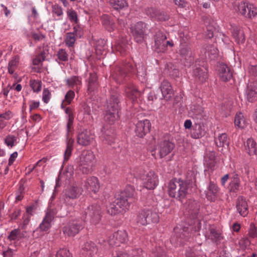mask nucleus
Here are the masks:
<instances>
[{"label":"nucleus","mask_w":257,"mask_h":257,"mask_svg":"<svg viewBox=\"0 0 257 257\" xmlns=\"http://www.w3.org/2000/svg\"><path fill=\"white\" fill-rule=\"evenodd\" d=\"M134 195V188L131 186L127 187L123 191L120 192L115 201L107 207L108 213L111 215H115L126 211L130 206V202L128 199L133 197Z\"/></svg>","instance_id":"obj_1"},{"label":"nucleus","mask_w":257,"mask_h":257,"mask_svg":"<svg viewBox=\"0 0 257 257\" xmlns=\"http://www.w3.org/2000/svg\"><path fill=\"white\" fill-rule=\"evenodd\" d=\"M188 185L183 180L173 179L168 185V194L179 200L184 199L188 192Z\"/></svg>","instance_id":"obj_2"},{"label":"nucleus","mask_w":257,"mask_h":257,"mask_svg":"<svg viewBox=\"0 0 257 257\" xmlns=\"http://www.w3.org/2000/svg\"><path fill=\"white\" fill-rule=\"evenodd\" d=\"M95 156L90 151H84L80 156L76 158V161L79 168L83 173L87 174L92 171L94 165Z\"/></svg>","instance_id":"obj_3"},{"label":"nucleus","mask_w":257,"mask_h":257,"mask_svg":"<svg viewBox=\"0 0 257 257\" xmlns=\"http://www.w3.org/2000/svg\"><path fill=\"white\" fill-rule=\"evenodd\" d=\"M119 109L117 98L114 96L111 97L107 105V109L104 116L105 120L110 124L113 123L119 117Z\"/></svg>","instance_id":"obj_4"},{"label":"nucleus","mask_w":257,"mask_h":257,"mask_svg":"<svg viewBox=\"0 0 257 257\" xmlns=\"http://www.w3.org/2000/svg\"><path fill=\"white\" fill-rule=\"evenodd\" d=\"M166 36L161 32H158L155 38V44L153 46L154 50L157 53H164L167 50V46L172 47L174 43L172 41H167Z\"/></svg>","instance_id":"obj_5"},{"label":"nucleus","mask_w":257,"mask_h":257,"mask_svg":"<svg viewBox=\"0 0 257 257\" xmlns=\"http://www.w3.org/2000/svg\"><path fill=\"white\" fill-rule=\"evenodd\" d=\"M84 215L89 219V221L97 224L101 218V209L99 206L94 204L87 207L84 210Z\"/></svg>","instance_id":"obj_6"},{"label":"nucleus","mask_w":257,"mask_h":257,"mask_svg":"<svg viewBox=\"0 0 257 257\" xmlns=\"http://www.w3.org/2000/svg\"><path fill=\"white\" fill-rule=\"evenodd\" d=\"M235 10L241 15L248 18H253L257 14V9L253 5L245 2L239 3Z\"/></svg>","instance_id":"obj_7"},{"label":"nucleus","mask_w":257,"mask_h":257,"mask_svg":"<svg viewBox=\"0 0 257 257\" xmlns=\"http://www.w3.org/2000/svg\"><path fill=\"white\" fill-rule=\"evenodd\" d=\"M84 227V221L81 219L73 220L63 228V233L69 236H74Z\"/></svg>","instance_id":"obj_8"},{"label":"nucleus","mask_w":257,"mask_h":257,"mask_svg":"<svg viewBox=\"0 0 257 257\" xmlns=\"http://www.w3.org/2000/svg\"><path fill=\"white\" fill-rule=\"evenodd\" d=\"M152 217V219H148L146 210H143L136 214L135 220L139 226L146 225L151 223H157L159 221V218L158 214H154Z\"/></svg>","instance_id":"obj_9"},{"label":"nucleus","mask_w":257,"mask_h":257,"mask_svg":"<svg viewBox=\"0 0 257 257\" xmlns=\"http://www.w3.org/2000/svg\"><path fill=\"white\" fill-rule=\"evenodd\" d=\"M142 182L144 187L152 190L158 185L159 179L157 175L153 171H150L142 178Z\"/></svg>","instance_id":"obj_10"},{"label":"nucleus","mask_w":257,"mask_h":257,"mask_svg":"<svg viewBox=\"0 0 257 257\" xmlns=\"http://www.w3.org/2000/svg\"><path fill=\"white\" fill-rule=\"evenodd\" d=\"M83 189L88 193H96L99 191L100 184L98 179L95 177H90L83 183Z\"/></svg>","instance_id":"obj_11"},{"label":"nucleus","mask_w":257,"mask_h":257,"mask_svg":"<svg viewBox=\"0 0 257 257\" xmlns=\"http://www.w3.org/2000/svg\"><path fill=\"white\" fill-rule=\"evenodd\" d=\"M55 216V212L48 209L38 229L42 231H48L52 226Z\"/></svg>","instance_id":"obj_12"},{"label":"nucleus","mask_w":257,"mask_h":257,"mask_svg":"<svg viewBox=\"0 0 257 257\" xmlns=\"http://www.w3.org/2000/svg\"><path fill=\"white\" fill-rule=\"evenodd\" d=\"M174 148L173 143L169 141L165 140L159 144L156 151L160 158H163L171 153Z\"/></svg>","instance_id":"obj_13"},{"label":"nucleus","mask_w":257,"mask_h":257,"mask_svg":"<svg viewBox=\"0 0 257 257\" xmlns=\"http://www.w3.org/2000/svg\"><path fill=\"white\" fill-rule=\"evenodd\" d=\"M150 127L151 123L149 120L145 119L139 121L136 125V134L138 137L142 138L150 131Z\"/></svg>","instance_id":"obj_14"},{"label":"nucleus","mask_w":257,"mask_h":257,"mask_svg":"<svg viewBox=\"0 0 257 257\" xmlns=\"http://www.w3.org/2000/svg\"><path fill=\"white\" fill-rule=\"evenodd\" d=\"M145 25L142 22H139L131 28L132 32L135 40L141 42L144 39Z\"/></svg>","instance_id":"obj_15"},{"label":"nucleus","mask_w":257,"mask_h":257,"mask_svg":"<svg viewBox=\"0 0 257 257\" xmlns=\"http://www.w3.org/2000/svg\"><path fill=\"white\" fill-rule=\"evenodd\" d=\"M127 240V233L124 230H118L114 233L113 238L109 240L111 245H118V243H124Z\"/></svg>","instance_id":"obj_16"},{"label":"nucleus","mask_w":257,"mask_h":257,"mask_svg":"<svg viewBox=\"0 0 257 257\" xmlns=\"http://www.w3.org/2000/svg\"><path fill=\"white\" fill-rule=\"evenodd\" d=\"M82 249L90 257H99L98 248L92 241L86 242L83 245Z\"/></svg>","instance_id":"obj_17"},{"label":"nucleus","mask_w":257,"mask_h":257,"mask_svg":"<svg viewBox=\"0 0 257 257\" xmlns=\"http://www.w3.org/2000/svg\"><path fill=\"white\" fill-rule=\"evenodd\" d=\"M246 98L248 101L252 102L257 98V80L250 82L246 90Z\"/></svg>","instance_id":"obj_18"},{"label":"nucleus","mask_w":257,"mask_h":257,"mask_svg":"<svg viewBox=\"0 0 257 257\" xmlns=\"http://www.w3.org/2000/svg\"><path fill=\"white\" fill-rule=\"evenodd\" d=\"M218 71L220 78L223 81H227L232 78L231 69L224 64L219 65Z\"/></svg>","instance_id":"obj_19"},{"label":"nucleus","mask_w":257,"mask_h":257,"mask_svg":"<svg viewBox=\"0 0 257 257\" xmlns=\"http://www.w3.org/2000/svg\"><path fill=\"white\" fill-rule=\"evenodd\" d=\"M163 98L168 100H169L173 94V89L171 84L167 80L162 82L160 87Z\"/></svg>","instance_id":"obj_20"},{"label":"nucleus","mask_w":257,"mask_h":257,"mask_svg":"<svg viewBox=\"0 0 257 257\" xmlns=\"http://www.w3.org/2000/svg\"><path fill=\"white\" fill-rule=\"evenodd\" d=\"M125 92L127 97L133 103H135L138 98L140 96V92L138 90L136 87L132 83L127 85L125 88Z\"/></svg>","instance_id":"obj_21"},{"label":"nucleus","mask_w":257,"mask_h":257,"mask_svg":"<svg viewBox=\"0 0 257 257\" xmlns=\"http://www.w3.org/2000/svg\"><path fill=\"white\" fill-rule=\"evenodd\" d=\"M230 31L232 37L238 44L243 43L245 41L243 31L235 25H231Z\"/></svg>","instance_id":"obj_22"},{"label":"nucleus","mask_w":257,"mask_h":257,"mask_svg":"<svg viewBox=\"0 0 257 257\" xmlns=\"http://www.w3.org/2000/svg\"><path fill=\"white\" fill-rule=\"evenodd\" d=\"M219 188L213 182H210L205 191L206 197L208 200L214 201L217 197Z\"/></svg>","instance_id":"obj_23"},{"label":"nucleus","mask_w":257,"mask_h":257,"mask_svg":"<svg viewBox=\"0 0 257 257\" xmlns=\"http://www.w3.org/2000/svg\"><path fill=\"white\" fill-rule=\"evenodd\" d=\"M244 151L249 156L255 155L257 152L256 142L251 138L248 139L244 144Z\"/></svg>","instance_id":"obj_24"},{"label":"nucleus","mask_w":257,"mask_h":257,"mask_svg":"<svg viewBox=\"0 0 257 257\" xmlns=\"http://www.w3.org/2000/svg\"><path fill=\"white\" fill-rule=\"evenodd\" d=\"M83 189L77 188L73 185L65 190L64 193L67 197L75 199L78 197L82 193Z\"/></svg>","instance_id":"obj_25"},{"label":"nucleus","mask_w":257,"mask_h":257,"mask_svg":"<svg viewBox=\"0 0 257 257\" xmlns=\"http://www.w3.org/2000/svg\"><path fill=\"white\" fill-rule=\"evenodd\" d=\"M236 208L239 213L242 216H245L248 213L247 204L246 200L242 197L238 198Z\"/></svg>","instance_id":"obj_26"},{"label":"nucleus","mask_w":257,"mask_h":257,"mask_svg":"<svg viewBox=\"0 0 257 257\" xmlns=\"http://www.w3.org/2000/svg\"><path fill=\"white\" fill-rule=\"evenodd\" d=\"M93 138L90 134L87 132H83L78 135L77 143L82 146H86L90 144Z\"/></svg>","instance_id":"obj_27"},{"label":"nucleus","mask_w":257,"mask_h":257,"mask_svg":"<svg viewBox=\"0 0 257 257\" xmlns=\"http://www.w3.org/2000/svg\"><path fill=\"white\" fill-rule=\"evenodd\" d=\"M127 43V41L126 39L121 38L114 42L113 49L122 55L126 51Z\"/></svg>","instance_id":"obj_28"},{"label":"nucleus","mask_w":257,"mask_h":257,"mask_svg":"<svg viewBox=\"0 0 257 257\" xmlns=\"http://www.w3.org/2000/svg\"><path fill=\"white\" fill-rule=\"evenodd\" d=\"M204 51L205 57H208L211 59H215L218 56V50L215 45L206 46Z\"/></svg>","instance_id":"obj_29"},{"label":"nucleus","mask_w":257,"mask_h":257,"mask_svg":"<svg viewBox=\"0 0 257 257\" xmlns=\"http://www.w3.org/2000/svg\"><path fill=\"white\" fill-rule=\"evenodd\" d=\"M234 124L235 127L239 128H243L246 126L247 122L241 112H238L236 113L234 117Z\"/></svg>","instance_id":"obj_30"},{"label":"nucleus","mask_w":257,"mask_h":257,"mask_svg":"<svg viewBox=\"0 0 257 257\" xmlns=\"http://www.w3.org/2000/svg\"><path fill=\"white\" fill-rule=\"evenodd\" d=\"M192 73L194 77L202 82L204 81L207 78L206 72L202 68L196 67L193 69Z\"/></svg>","instance_id":"obj_31"},{"label":"nucleus","mask_w":257,"mask_h":257,"mask_svg":"<svg viewBox=\"0 0 257 257\" xmlns=\"http://www.w3.org/2000/svg\"><path fill=\"white\" fill-rule=\"evenodd\" d=\"M216 157L214 152H209L206 153L205 162L206 165L211 169H213L216 164Z\"/></svg>","instance_id":"obj_32"},{"label":"nucleus","mask_w":257,"mask_h":257,"mask_svg":"<svg viewBox=\"0 0 257 257\" xmlns=\"http://www.w3.org/2000/svg\"><path fill=\"white\" fill-rule=\"evenodd\" d=\"M109 4L115 10H120L127 7L125 0H108Z\"/></svg>","instance_id":"obj_33"},{"label":"nucleus","mask_w":257,"mask_h":257,"mask_svg":"<svg viewBox=\"0 0 257 257\" xmlns=\"http://www.w3.org/2000/svg\"><path fill=\"white\" fill-rule=\"evenodd\" d=\"M19 64V58L18 56L13 57L8 64V69L9 73L11 74H14L18 68Z\"/></svg>","instance_id":"obj_34"},{"label":"nucleus","mask_w":257,"mask_h":257,"mask_svg":"<svg viewBox=\"0 0 257 257\" xmlns=\"http://www.w3.org/2000/svg\"><path fill=\"white\" fill-rule=\"evenodd\" d=\"M215 143L218 147H223L225 146H228V140L226 134H220L215 139Z\"/></svg>","instance_id":"obj_35"},{"label":"nucleus","mask_w":257,"mask_h":257,"mask_svg":"<svg viewBox=\"0 0 257 257\" xmlns=\"http://www.w3.org/2000/svg\"><path fill=\"white\" fill-rule=\"evenodd\" d=\"M204 133L203 127L200 124H195L194 125L193 132L191 134V136L194 139L201 138Z\"/></svg>","instance_id":"obj_36"},{"label":"nucleus","mask_w":257,"mask_h":257,"mask_svg":"<svg viewBox=\"0 0 257 257\" xmlns=\"http://www.w3.org/2000/svg\"><path fill=\"white\" fill-rule=\"evenodd\" d=\"M74 31L73 32L68 33L66 34V35L65 42L66 45L68 47L73 46L76 41L75 33L76 32L75 30V28H74Z\"/></svg>","instance_id":"obj_37"},{"label":"nucleus","mask_w":257,"mask_h":257,"mask_svg":"<svg viewBox=\"0 0 257 257\" xmlns=\"http://www.w3.org/2000/svg\"><path fill=\"white\" fill-rule=\"evenodd\" d=\"M179 53L182 57L185 59L187 57L190 56L191 54L190 48L188 44L182 43H181Z\"/></svg>","instance_id":"obj_38"},{"label":"nucleus","mask_w":257,"mask_h":257,"mask_svg":"<svg viewBox=\"0 0 257 257\" xmlns=\"http://www.w3.org/2000/svg\"><path fill=\"white\" fill-rule=\"evenodd\" d=\"M240 185V180L237 175H234L231 178V181L229 183V189L230 191L235 192L238 190Z\"/></svg>","instance_id":"obj_39"},{"label":"nucleus","mask_w":257,"mask_h":257,"mask_svg":"<svg viewBox=\"0 0 257 257\" xmlns=\"http://www.w3.org/2000/svg\"><path fill=\"white\" fill-rule=\"evenodd\" d=\"M74 143V140L72 139H68L67 142L66 149L65 151L64 155V161H67L69 159V157L71 155L72 151L73 150V145Z\"/></svg>","instance_id":"obj_40"},{"label":"nucleus","mask_w":257,"mask_h":257,"mask_svg":"<svg viewBox=\"0 0 257 257\" xmlns=\"http://www.w3.org/2000/svg\"><path fill=\"white\" fill-rule=\"evenodd\" d=\"M75 96V93L72 90H69L65 96L64 99L61 104V107L64 108L65 106L71 103Z\"/></svg>","instance_id":"obj_41"},{"label":"nucleus","mask_w":257,"mask_h":257,"mask_svg":"<svg viewBox=\"0 0 257 257\" xmlns=\"http://www.w3.org/2000/svg\"><path fill=\"white\" fill-rule=\"evenodd\" d=\"M65 81L67 84L71 87H73L75 86H78L81 84V78L75 76L67 78L65 80Z\"/></svg>","instance_id":"obj_42"},{"label":"nucleus","mask_w":257,"mask_h":257,"mask_svg":"<svg viewBox=\"0 0 257 257\" xmlns=\"http://www.w3.org/2000/svg\"><path fill=\"white\" fill-rule=\"evenodd\" d=\"M96 75L94 73H91L90 74L89 78L88 80V91L89 92L92 91L96 86Z\"/></svg>","instance_id":"obj_43"},{"label":"nucleus","mask_w":257,"mask_h":257,"mask_svg":"<svg viewBox=\"0 0 257 257\" xmlns=\"http://www.w3.org/2000/svg\"><path fill=\"white\" fill-rule=\"evenodd\" d=\"M29 84L34 92L38 93L41 91L42 88V82L41 81L31 79L30 81Z\"/></svg>","instance_id":"obj_44"},{"label":"nucleus","mask_w":257,"mask_h":257,"mask_svg":"<svg viewBox=\"0 0 257 257\" xmlns=\"http://www.w3.org/2000/svg\"><path fill=\"white\" fill-rule=\"evenodd\" d=\"M5 143L7 146L12 148L18 144V138L14 135H8L5 139Z\"/></svg>","instance_id":"obj_45"},{"label":"nucleus","mask_w":257,"mask_h":257,"mask_svg":"<svg viewBox=\"0 0 257 257\" xmlns=\"http://www.w3.org/2000/svg\"><path fill=\"white\" fill-rule=\"evenodd\" d=\"M67 15L69 21L72 23L77 24L78 22V16L76 12L70 9L67 11Z\"/></svg>","instance_id":"obj_46"},{"label":"nucleus","mask_w":257,"mask_h":257,"mask_svg":"<svg viewBox=\"0 0 257 257\" xmlns=\"http://www.w3.org/2000/svg\"><path fill=\"white\" fill-rule=\"evenodd\" d=\"M137 76L142 82H144L146 81V72L145 68L143 66H139L137 68Z\"/></svg>","instance_id":"obj_47"},{"label":"nucleus","mask_w":257,"mask_h":257,"mask_svg":"<svg viewBox=\"0 0 257 257\" xmlns=\"http://www.w3.org/2000/svg\"><path fill=\"white\" fill-rule=\"evenodd\" d=\"M105 130V128L103 127V130H102V135L101 136V137L104 140H105L106 142L110 145L111 144V143L113 142L114 140V137L113 136L110 135V131H104Z\"/></svg>","instance_id":"obj_48"},{"label":"nucleus","mask_w":257,"mask_h":257,"mask_svg":"<svg viewBox=\"0 0 257 257\" xmlns=\"http://www.w3.org/2000/svg\"><path fill=\"white\" fill-rule=\"evenodd\" d=\"M209 237L213 241L220 240L222 238L220 232L212 227L210 229V235Z\"/></svg>","instance_id":"obj_49"},{"label":"nucleus","mask_w":257,"mask_h":257,"mask_svg":"<svg viewBox=\"0 0 257 257\" xmlns=\"http://www.w3.org/2000/svg\"><path fill=\"white\" fill-rule=\"evenodd\" d=\"M57 57L60 61H67L68 59V55L67 52L63 49L59 50L57 53Z\"/></svg>","instance_id":"obj_50"},{"label":"nucleus","mask_w":257,"mask_h":257,"mask_svg":"<svg viewBox=\"0 0 257 257\" xmlns=\"http://www.w3.org/2000/svg\"><path fill=\"white\" fill-rule=\"evenodd\" d=\"M150 15L152 17L155 18L159 20H165V19L161 16V12L157 10L151 9L149 11Z\"/></svg>","instance_id":"obj_51"},{"label":"nucleus","mask_w":257,"mask_h":257,"mask_svg":"<svg viewBox=\"0 0 257 257\" xmlns=\"http://www.w3.org/2000/svg\"><path fill=\"white\" fill-rule=\"evenodd\" d=\"M51 93L47 88L44 89L42 93V100L45 103H48L51 98Z\"/></svg>","instance_id":"obj_52"},{"label":"nucleus","mask_w":257,"mask_h":257,"mask_svg":"<svg viewBox=\"0 0 257 257\" xmlns=\"http://www.w3.org/2000/svg\"><path fill=\"white\" fill-rule=\"evenodd\" d=\"M248 235L252 238L257 237V228L253 224H251L250 225V227L248 230Z\"/></svg>","instance_id":"obj_53"},{"label":"nucleus","mask_w":257,"mask_h":257,"mask_svg":"<svg viewBox=\"0 0 257 257\" xmlns=\"http://www.w3.org/2000/svg\"><path fill=\"white\" fill-rule=\"evenodd\" d=\"M20 231L18 229H15L12 231L9 235V238L11 240H15L20 237Z\"/></svg>","instance_id":"obj_54"},{"label":"nucleus","mask_w":257,"mask_h":257,"mask_svg":"<svg viewBox=\"0 0 257 257\" xmlns=\"http://www.w3.org/2000/svg\"><path fill=\"white\" fill-rule=\"evenodd\" d=\"M31 217L29 214H24L23 217V220L21 223V227L25 228L30 222Z\"/></svg>","instance_id":"obj_55"},{"label":"nucleus","mask_w":257,"mask_h":257,"mask_svg":"<svg viewBox=\"0 0 257 257\" xmlns=\"http://www.w3.org/2000/svg\"><path fill=\"white\" fill-rule=\"evenodd\" d=\"M52 12L53 14L58 17H60L63 14L62 9L58 5H54L53 6Z\"/></svg>","instance_id":"obj_56"},{"label":"nucleus","mask_w":257,"mask_h":257,"mask_svg":"<svg viewBox=\"0 0 257 257\" xmlns=\"http://www.w3.org/2000/svg\"><path fill=\"white\" fill-rule=\"evenodd\" d=\"M145 254L142 249L136 248L132 251L131 257H145Z\"/></svg>","instance_id":"obj_57"},{"label":"nucleus","mask_w":257,"mask_h":257,"mask_svg":"<svg viewBox=\"0 0 257 257\" xmlns=\"http://www.w3.org/2000/svg\"><path fill=\"white\" fill-rule=\"evenodd\" d=\"M203 110L199 107H197L196 109H194V110H192V115L197 118H201L203 116Z\"/></svg>","instance_id":"obj_58"},{"label":"nucleus","mask_w":257,"mask_h":257,"mask_svg":"<svg viewBox=\"0 0 257 257\" xmlns=\"http://www.w3.org/2000/svg\"><path fill=\"white\" fill-rule=\"evenodd\" d=\"M12 116L13 114L10 111H7L4 113L0 114V118L5 121L10 119Z\"/></svg>","instance_id":"obj_59"},{"label":"nucleus","mask_w":257,"mask_h":257,"mask_svg":"<svg viewBox=\"0 0 257 257\" xmlns=\"http://www.w3.org/2000/svg\"><path fill=\"white\" fill-rule=\"evenodd\" d=\"M214 27L207 26V31L206 32V36L208 38H211L214 36Z\"/></svg>","instance_id":"obj_60"},{"label":"nucleus","mask_w":257,"mask_h":257,"mask_svg":"<svg viewBox=\"0 0 257 257\" xmlns=\"http://www.w3.org/2000/svg\"><path fill=\"white\" fill-rule=\"evenodd\" d=\"M153 257H165V253L163 249L160 247L157 249L156 252L154 251L153 252Z\"/></svg>","instance_id":"obj_61"},{"label":"nucleus","mask_w":257,"mask_h":257,"mask_svg":"<svg viewBox=\"0 0 257 257\" xmlns=\"http://www.w3.org/2000/svg\"><path fill=\"white\" fill-rule=\"evenodd\" d=\"M40 105V102L32 100L30 104V111H32L34 109H36L39 107Z\"/></svg>","instance_id":"obj_62"},{"label":"nucleus","mask_w":257,"mask_h":257,"mask_svg":"<svg viewBox=\"0 0 257 257\" xmlns=\"http://www.w3.org/2000/svg\"><path fill=\"white\" fill-rule=\"evenodd\" d=\"M3 257H13L14 251L12 249H8L2 253Z\"/></svg>","instance_id":"obj_63"},{"label":"nucleus","mask_w":257,"mask_h":257,"mask_svg":"<svg viewBox=\"0 0 257 257\" xmlns=\"http://www.w3.org/2000/svg\"><path fill=\"white\" fill-rule=\"evenodd\" d=\"M248 71L249 73L253 75L257 76V66H250L248 68Z\"/></svg>","instance_id":"obj_64"}]
</instances>
